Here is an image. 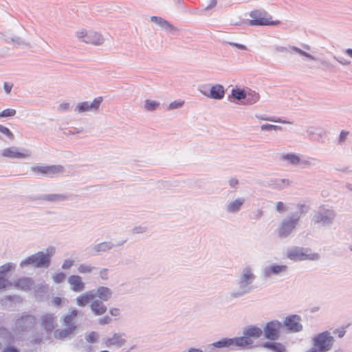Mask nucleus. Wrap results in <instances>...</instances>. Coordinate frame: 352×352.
Segmentation results:
<instances>
[{
  "label": "nucleus",
  "mask_w": 352,
  "mask_h": 352,
  "mask_svg": "<svg viewBox=\"0 0 352 352\" xmlns=\"http://www.w3.org/2000/svg\"><path fill=\"white\" fill-rule=\"evenodd\" d=\"M210 98L214 99H221L224 96V89L223 86L220 85H215L212 86L208 95Z\"/></svg>",
  "instance_id": "obj_16"
},
{
  "label": "nucleus",
  "mask_w": 352,
  "mask_h": 352,
  "mask_svg": "<svg viewBox=\"0 0 352 352\" xmlns=\"http://www.w3.org/2000/svg\"><path fill=\"white\" fill-rule=\"evenodd\" d=\"M254 278L253 274L251 272L250 269L245 270L242 275V280L245 283H248L250 280Z\"/></svg>",
  "instance_id": "obj_29"
},
{
  "label": "nucleus",
  "mask_w": 352,
  "mask_h": 352,
  "mask_svg": "<svg viewBox=\"0 0 352 352\" xmlns=\"http://www.w3.org/2000/svg\"><path fill=\"white\" fill-rule=\"evenodd\" d=\"M78 311L77 309H72L70 313L63 318V324L67 327L65 329L56 330L54 337L58 339H63L70 336L76 330L74 319L77 316Z\"/></svg>",
  "instance_id": "obj_2"
},
{
  "label": "nucleus",
  "mask_w": 352,
  "mask_h": 352,
  "mask_svg": "<svg viewBox=\"0 0 352 352\" xmlns=\"http://www.w3.org/2000/svg\"><path fill=\"white\" fill-rule=\"evenodd\" d=\"M47 254L43 252H38L35 254L28 256L21 262V267L27 265H32L35 267H48L50 263V257L54 253V249L50 248L47 250Z\"/></svg>",
  "instance_id": "obj_1"
},
{
  "label": "nucleus",
  "mask_w": 352,
  "mask_h": 352,
  "mask_svg": "<svg viewBox=\"0 0 352 352\" xmlns=\"http://www.w3.org/2000/svg\"><path fill=\"white\" fill-rule=\"evenodd\" d=\"M188 352H203V351L199 349L191 348L188 350Z\"/></svg>",
  "instance_id": "obj_54"
},
{
  "label": "nucleus",
  "mask_w": 352,
  "mask_h": 352,
  "mask_svg": "<svg viewBox=\"0 0 352 352\" xmlns=\"http://www.w3.org/2000/svg\"><path fill=\"white\" fill-rule=\"evenodd\" d=\"M282 324L278 320H273L267 322L264 328L265 337L271 340L278 339Z\"/></svg>",
  "instance_id": "obj_5"
},
{
  "label": "nucleus",
  "mask_w": 352,
  "mask_h": 352,
  "mask_svg": "<svg viewBox=\"0 0 352 352\" xmlns=\"http://www.w3.org/2000/svg\"><path fill=\"white\" fill-rule=\"evenodd\" d=\"M261 329L256 327H248L244 331V335L247 336L250 338H258L262 335Z\"/></svg>",
  "instance_id": "obj_19"
},
{
  "label": "nucleus",
  "mask_w": 352,
  "mask_h": 352,
  "mask_svg": "<svg viewBox=\"0 0 352 352\" xmlns=\"http://www.w3.org/2000/svg\"><path fill=\"white\" fill-rule=\"evenodd\" d=\"M152 20H155V21L159 23L163 27L170 26L167 21L163 20L161 18L153 17Z\"/></svg>",
  "instance_id": "obj_41"
},
{
  "label": "nucleus",
  "mask_w": 352,
  "mask_h": 352,
  "mask_svg": "<svg viewBox=\"0 0 352 352\" xmlns=\"http://www.w3.org/2000/svg\"><path fill=\"white\" fill-rule=\"evenodd\" d=\"M63 169V166L59 165L37 166L32 168L35 173L47 177H53L62 172Z\"/></svg>",
  "instance_id": "obj_7"
},
{
  "label": "nucleus",
  "mask_w": 352,
  "mask_h": 352,
  "mask_svg": "<svg viewBox=\"0 0 352 352\" xmlns=\"http://www.w3.org/2000/svg\"><path fill=\"white\" fill-rule=\"evenodd\" d=\"M107 272L106 270H103L102 271H101V273H105Z\"/></svg>",
  "instance_id": "obj_60"
},
{
  "label": "nucleus",
  "mask_w": 352,
  "mask_h": 352,
  "mask_svg": "<svg viewBox=\"0 0 352 352\" xmlns=\"http://www.w3.org/2000/svg\"><path fill=\"white\" fill-rule=\"evenodd\" d=\"M232 96L237 100H242L245 98L246 94L243 90L236 89L232 91Z\"/></svg>",
  "instance_id": "obj_27"
},
{
  "label": "nucleus",
  "mask_w": 352,
  "mask_h": 352,
  "mask_svg": "<svg viewBox=\"0 0 352 352\" xmlns=\"http://www.w3.org/2000/svg\"><path fill=\"white\" fill-rule=\"evenodd\" d=\"M73 265V261L72 260H65L63 264L62 267L63 269H69Z\"/></svg>",
  "instance_id": "obj_43"
},
{
  "label": "nucleus",
  "mask_w": 352,
  "mask_h": 352,
  "mask_svg": "<svg viewBox=\"0 0 352 352\" xmlns=\"http://www.w3.org/2000/svg\"><path fill=\"white\" fill-rule=\"evenodd\" d=\"M1 155L5 157L22 159L28 157V151L21 152L15 147H9L3 150Z\"/></svg>",
  "instance_id": "obj_12"
},
{
  "label": "nucleus",
  "mask_w": 352,
  "mask_h": 352,
  "mask_svg": "<svg viewBox=\"0 0 352 352\" xmlns=\"http://www.w3.org/2000/svg\"><path fill=\"white\" fill-rule=\"evenodd\" d=\"M234 342L233 339H223L214 342L213 345L218 348L228 347L234 345Z\"/></svg>",
  "instance_id": "obj_26"
},
{
  "label": "nucleus",
  "mask_w": 352,
  "mask_h": 352,
  "mask_svg": "<svg viewBox=\"0 0 352 352\" xmlns=\"http://www.w3.org/2000/svg\"><path fill=\"white\" fill-rule=\"evenodd\" d=\"M287 257L293 261L316 260L319 258L317 253H309L307 250L294 248L287 252Z\"/></svg>",
  "instance_id": "obj_3"
},
{
  "label": "nucleus",
  "mask_w": 352,
  "mask_h": 352,
  "mask_svg": "<svg viewBox=\"0 0 352 352\" xmlns=\"http://www.w3.org/2000/svg\"><path fill=\"white\" fill-rule=\"evenodd\" d=\"M9 285H12V283L8 282L3 277L0 276V289H5Z\"/></svg>",
  "instance_id": "obj_39"
},
{
  "label": "nucleus",
  "mask_w": 352,
  "mask_h": 352,
  "mask_svg": "<svg viewBox=\"0 0 352 352\" xmlns=\"http://www.w3.org/2000/svg\"><path fill=\"white\" fill-rule=\"evenodd\" d=\"M160 104L153 100H146L145 101V108L148 111H153L159 107Z\"/></svg>",
  "instance_id": "obj_31"
},
{
  "label": "nucleus",
  "mask_w": 352,
  "mask_h": 352,
  "mask_svg": "<svg viewBox=\"0 0 352 352\" xmlns=\"http://www.w3.org/2000/svg\"><path fill=\"white\" fill-rule=\"evenodd\" d=\"M298 221V219L293 218L283 221L278 231L279 236H287L295 229Z\"/></svg>",
  "instance_id": "obj_8"
},
{
  "label": "nucleus",
  "mask_w": 352,
  "mask_h": 352,
  "mask_svg": "<svg viewBox=\"0 0 352 352\" xmlns=\"http://www.w3.org/2000/svg\"><path fill=\"white\" fill-rule=\"evenodd\" d=\"M52 303L55 306H60L62 303V299L60 297H54L52 299Z\"/></svg>",
  "instance_id": "obj_46"
},
{
  "label": "nucleus",
  "mask_w": 352,
  "mask_h": 352,
  "mask_svg": "<svg viewBox=\"0 0 352 352\" xmlns=\"http://www.w3.org/2000/svg\"><path fill=\"white\" fill-rule=\"evenodd\" d=\"M14 266L11 263H6L0 267V274H5L6 272L13 269Z\"/></svg>",
  "instance_id": "obj_36"
},
{
  "label": "nucleus",
  "mask_w": 352,
  "mask_h": 352,
  "mask_svg": "<svg viewBox=\"0 0 352 352\" xmlns=\"http://www.w3.org/2000/svg\"><path fill=\"white\" fill-rule=\"evenodd\" d=\"M19 320L20 321V324H24V322L26 321H29L32 325L35 323V318L32 315L22 316Z\"/></svg>",
  "instance_id": "obj_30"
},
{
  "label": "nucleus",
  "mask_w": 352,
  "mask_h": 352,
  "mask_svg": "<svg viewBox=\"0 0 352 352\" xmlns=\"http://www.w3.org/2000/svg\"><path fill=\"white\" fill-rule=\"evenodd\" d=\"M52 278L56 283H60L65 280V274L63 272H58L53 275Z\"/></svg>",
  "instance_id": "obj_32"
},
{
  "label": "nucleus",
  "mask_w": 352,
  "mask_h": 352,
  "mask_svg": "<svg viewBox=\"0 0 352 352\" xmlns=\"http://www.w3.org/2000/svg\"><path fill=\"white\" fill-rule=\"evenodd\" d=\"M12 88V85H10L8 82L4 83V89L7 94H9L11 91Z\"/></svg>",
  "instance_id": "obj_50"
},
{
  "label": "nucleus",
  "mask_w": 352,
  "mask_h": 352,
  "mask_svg": "<svg viewBox=\"0 0 352 352\" xmlns=\"http://www.w3.org/2000/svg\"><path fill=\"white\" fill-rule=\"evenodd\" d=\"M69 108V103H67V102H65V103H63L61 104L59 107H58V110L60 111H67L68 110Z\"/></svg>",
  "instance_id": "obj_45"
},
{
  "label": "nucleus",
  "mask_w": 352,
  "mask_h": 352,
  "mask_svg": "<svg viewBox=\"0 0 352 352\" xmlns=\"http://www.w3.org/2000/svg\"><path fill=\"white\" fill-rule=\"evenodd\" d=\"M216 3H217L216 1H212V6H215V5H216Z\"/></svg>",
  "instance_id": "obj_58"
},
{
  "label": "nucleus",
  "mask_w": 352,
  "mask_h": 352,
  "mask_svg": "<svg viewBox=\"0 0 352 352\" xmlns=\"http://www.w3.org/2000/svg\"><path fill=\"white\" fill-rule=\"evenodd\" d=\"M243 204V199H236L228 205V209L230 212H236L240 209Z\"/></svg>",
  "instance_id": "obj_25"
},
{
  "label": "nucleus",
  "mask_w": 352,
  "mask_h": 352,
  "mask_svg": "<svg viewBox=\"0 0 352 352\" xmlns=\"http://www.w3.org/2000/svg\"><path fill=\"white\" fill-rule=\"evenodd\" d=\"M287 267L286 265H274L270 267L265 271V274L270 276L272 274H278L287 270Z\"/></svg>",
  "instance_id": "obj_22"
},
{
  "label": "nucleus",
  "mask_w": 352,
  "mask_h": 352,
  "mask_svg": "<svg viewBox=\"0 0 352 352\" xmlns=\"http://www.w3.org/2000/svg\"><path fill=\"white\" fill-rule=\"evenodd\" d=\"M93 268L87 265L81 264L79 265L78 270L81 274H87L91 272Z\"/></svg>",
  "instance_id": "obj_33"
},
{
  "label": "nucleus",
  "mask_w": 352,
  "mask_h": 352,
  "mask_svg": "<svg viewBox=\"0 0 352 352\" xmlns=\"http://www.w3.org/2000/svg\"><path fill=\"white\" fill-rule=\"evenodd\" d=\"M284 325L292 332H298L302 330V326L300 324V317L298 315H291L284 320Z\"/></svg>",
  "instance_id": "obj_9"
},
{
  "label": "nucleus",
  "mask_w": 352,
  "mask_h": 352,
  "mask_svg": "<svg viewBox=\"0 0 352 352\" xmlns=\"http://www.w3.org/2000/svg\"><path fill=\"white\" fill-rule=\"evenodd\" d=\"M77 36L80 38H85V39L87 38V36H88V34H87V32L85 30H81V31H79L77 32Z\"/></svg>",
  "instance_id": "obj_48"
},
{
  "label": "nucleus",
  "mask_w": 352,
  "mask_h": 352,
  "mask_svg": "<svg viewBox=\"0 0 352 352\" xmlns=\"http://www.w3.org/2000/svg\"><path fill=\"white\" fill-rule=\"evenodd\" d=\"M32 280L29 278H22L16 280L12 285L19 289L28 291L32 286Z\"/></svg>",
  "instance_id": "obj_14"
},
{
  "label": "nucleus",
  "mask_w": 352,
  "mask_h": 352,
  "mask_svg": "<svg viewBox=\"0 0 352 352\" xmlns=\"http://www.w3.org/2000/svg\"><path fill=\"white\" fill-rule=\"evenodd\" d=\"M346 53L347 55L352 58V49H347L346 50Z\"/></svg>",
  "instance_id": "obj_56"
},
{
  "label": "nucleus",
  "mask_w": 352,
  "mask_h": 352,
  "mask_svg": "<svg viewBox=\"0 0 352 352\" xmlns=\"http://www.w3.org/2000/svg\"><path fill=\"white\" fill-rule=\"evenodd\" d=\"M238 184V180L236 179H232L230 180V185L234 187Z\"/></svg>",
  "instance_id": "obj_53"
},
{
  "label": "nucleus",
  "mask_w": 352,
  "mask_h": 352,
  "mask_svg": "<svg viewBox=\"0 0 352 352\" xmlns=\"http://www.w3.org/2000/svg\"><path fill=\"white\" fill-rule=\"evenodd\" d=\"M84 41L87 43L100 45L102 42V38L96 32H90Z\"/></svg>",
  "instance_id": "obj_18"
},
{
  "label": "nucleus",
  "mask_w": 352,
  "mask_h": 352,
  "mask_svg": "<svg viewBox=\"0 0 352 352\" xmlns=\"http://www.w3.org/2000/svg\"><path fill=\"white\" fill-rule=\"evenodd\" d=\"M102 101V98L98 97V98H95L92 101L91 103H89L88 102H81L78 106V112H84L86 111L92 110V109L96 110V109H98Z\"/></svg>",
  "instance_id": "obj_13"
},
{
  "label": "nucleus",
  "mask_w": 352,
  "mask_h": 352,
  "mask_svg": "<svg viewBox=\"0 0 352 352\" xmlns=\"http://www.w3.org/2000/svg\"><path fill=\"white\" fill-rule=\"evenodd\" d=\"M97 338H98V335L96 332H90L85 337L86 340L90 343H93V342H96L97 340Z\"/></svg>",
  "instance_id": "obj_37"
},
{
  "label": "nucleus",
  "mask_w": 352,
  "mask_h": 352,
  "mask_svg": "<svg viewBox=\"0 0 352 352\" xmlns=\"http://www.w3.org/2000/svg\"><path fill=\"white\" fill-rule=\"evenodd\" d=\"M111 295L110 289L105 287H100L96 291V296L102 300H107Z\"/></svg>",
  "instance_id": "obj_21"
},
{
  "label": "nucleus",
  "mask_w": 352,
  "mask_h": 352,
  "mask_svg": "<svg viewBox=\"0 0 352 352\" xmlns=\"http://www.w3.org/2000/svg\"><path fill=\"white\" fill-rule=\"evenodd\" d=\"M184 103V101H179V102L175 101V102H171L169 104L168 109H177L178 107H181L182 106H183Z\"/></svg>",
  "instance_id": "obj_40"
},
{
  "label": "nucleus",
  "mask_w": 352,
  "mask_h": 352,
  "mask_svg": "<svg viewBox=\"0 0 352 352\" xmlns=\"http://www.w3.org/2000/svg\"><path fill=\"white\" fill-rule=\"evenodd\" d=\"M250 16L252 19L250 24L252 25H274L280 23L278 21H272L271 16L266 17L258 11L252 12Z\"/></svg>",
  "instance_id": "obj_6"
},
{
  "label": "nucleus",
  "mask_w": 352,
  "mask_h": 352,
  "mask_svg": "<svg viewBox=\"0 0 352 352\" xmlns=\"http://www.w3.org/2000/svg\"><path fill=\"white\" fill-rule=\"evenodd\" d=\"M109 312L113 316H118L120 314V310L117 308L111 309Z\"/></svg>",
  "instance_id": "obj_51"
},
{
  "label": "nucleus",
  "mask_w": 352,
  "mask_h": 352,
  "mask_svg": "<svg viewBox=\"0 0 352 352\" xmlns=\"http://www.w3.org/2000/svg\"><path fill=\"white\" fill-rule=\"evenodd\" d=\"M0 132L4 135H6L8 138L12 140L14 138L13 133L10 131V129L3 125H0Z\"/></svg>",
  "instance_id": "obj_35"
},
{
  "label": "nucleus",
  "mask_w": 352,
  "mask_h": 352,
  "mask_svg": "<svg viewBox=\"0 0 352 352\" xmlns=\"http://www.w3.org/2000/svg\"><path fill=\"white\" fill-rule=\"evenodd\" d=\"M70 289L74 292H81L85 289V284L78 275H71L67 279Z\"/></svg>",
  "instance_id": "obj_11"
},
{
  "label": "nucleus",
  "mask_w": 352,
  "mask_h": 352,
  "mask_svg": "<svg viewBox=\"0 0 352 352\" xmlns=\"http://www.w3.org/2000/svg\"><path fill=\"white\" fill-rule=\"evenodd\" d=\"M345 332V329L344 327L340 329H336V331H333V333L335 334H338V337L340 338H342L344 336Z\"/></svg>",
  "instance_id": "obj_44"
},
{
  "label": "nucleus",
  "mask_w": 352,
  "mask_h": 352,
  "mask_svg": "<svg viewBox=\"0 0 352 352\" xmlns=\"http://www.w3.org/2000/svg\"><path fill=\"white\" fill-rule=\"evenodd\" d=\"M125 342V340L124 338H122L121 336L115 334L111 338L108 340L107 346H111L114 345L116 346H121L123 345Z\"/></svg>",
  "instance_id": "obj_23"
},
{
  "label": "nucleus",
  "mask_w": 352,
  "mask_h": 352,
  "mask_svg": "<svg viewBox=\"0 0 352 352\" xmlns=\"http://www.w3.org/2000/svg\"><path fill=\"white\" fill-rule=\"evenodd\" d=\"M282 157L284 160H289L293 164H296L300 162L299 157L293 153L284 155Z\"/></svg>",
  "instance_id": "obj_28"
},
{
  "label": "nucleus",
  "mask_w": 352,
  "mask_h": 352,
  "mask_svg": "<svg viewBox=\"0 0 352 352\" xmlns=\"http://www.w3.org/2000/svg\"><path fill=\"white\" fill-rule=\"evenodd\" d=\"M348 134H349V133L346 131H342L340 134V141L341 142H344L345 140V139L346 138Z\"/></svg>",
  "instance_id": "obj_49"
},
{
  "label": "nucleus",
  "mask_w": 352,
  "mask_h": 352,
  "mask_svg": "<svg viewBox=\"0 0 352 352\" xmlns=\"http://www.w3.org/2000/svg\"><path fill=\"white\" fill-rule=\"evenodd\" d=\"M236 46L238 48H239V49H242V50L245 49V47L244 45H237V44H236Z\"/></svg>",
  "instance_id": "obj_57"
},
{
  "label": "nucleus",
  "mask_w": 352,
  "mask_h": 352,
  "mask_svg": "<svg viewBox=\"0 0 352 352\" xmlns=\"http://www.w3.org/2000/svg\"><path fill=\"white\" fill-rule=\"evenodd\" d=\"M333 342V338L329 335L328 331L322 332L316 336L314 339V346L320 351H327L331 349Z\"/></svg>",
  "instance_id": "obj_4"
},
{
  "label": "nucleus",
  "mask_w": 352,
  "mask_h": 352,
  "mask_svg": "<svg viewBox=\"0 0 352 352\" xmlns=\"http://www.w3.org/2000/svg\"><path fill=\"white\" fill-rule=\"evenodd\" d=\"M234 340V345L239 346H248L252 344L253 341L251 338L248 337L247 336L236 338Z\"/></svg>",
  "instance_id": "obj_20"
},
{
  "label": "nucleus",
  "mask_w": 352,
  "mask_h": 352,
  "mask_svg": "<svg viewBox=\"0 0 352 352\" xmlns=\"http://www.w3.org/2000/svg\"><path fill=\"white\" fill-rule=\"evenodd\" d=\"M296 51L303 56H308V54L306 52H303L302 50H301L300 49L296 48Z\"/></svg>",
  "instance_id": "obj_55"
},
{
  "label": "nucleus",
  "mask_w": 352,
  "mask_h": 352,
  "mask_svg": "<svg viewBox=\"0 0 352 352\" xmlns=\"http://www.w3.org/2000/svg\"><path fill=\"white\" fill-rule=\"evenodd\" d=\"M91 309L96 316L103 315L107 311L106 306L98 300L93 301L90 305Z\"/></svg>",
  "instance_id": "obj_15"
},
{
  "label": "nucleus",
  "mask_w": 352,
  "mask_h": 352,
  "mask_svg": "<svg viewBox=\"0 0 352 352\" xmlns=\"http://www.w3.org/2000/svg\"><path fill=\"white\" fill-rule=\"evenodd\" d=\"M263 346L265 348L272 350L274 352H284L285 351V346L282 344L278 342H265Z\"/></svg>",
  "instance_id": "obj_24"
},
{
  "label": "nucleus",
  "mask_w": 352,
  "mask_h": 352,
  "mask_svg": "<svg viewBox=\"0 0 352 352\" xmlns=\"http://www.w3.org/2000/svg\"><path fill=\"white\" fill-rule=\"evenodd\" d=\"M56 318L52 314H45L41 317V327L47 332L52 331L56 327Z\"/></svg>",
  "instance_id": "obj_10"
},
{
  "label": "nucleus",
  "mask_w": 352,
  "mask_h": 352,
  "mask_svg": "<svg viewBox=\"0 0 352 352\" xmlns=\"http://www.w3.org/2000/svg\"><path fill=\"white\" fill-rule=\"evenodd\" d=\"M16 114V111L13 109H4L1 113H0V118L1 117H12L14 116Z\"/></svg>",
  "instance_id": "obj_34"
},
{
  "label": "nucleus",
  "mask_w": 352,
  "mask_h": 352,
  "mask_svg": "<svg viewBox=\"0 0 352 352\" xmlns=\"http://www.w3.org/2000/svg\"><path fill=\"white\" fill-rule=\"evenodd\" d=\"M263 131H270V130H278L280 129V127L276 125L272 124H263L261 127Z\"/></svg>",
  "instance_id": "obj_38"
},
{
  "label": "nucleus",
  "mask_w": 352,
  "mask_h": 352,
  "mask_svg": "<svg viewBox=\"0 0 352 352\" xmlns=\"http://www.w3.org/2000/svg\"><path fill=\"white\" fill-rule=\"evenodd\" d=\"M276 208L277 211L278 212H282L285 209L284 204L281 201H279L276 204Z\"/></svg>",
  "instance_id": "obj_47"
},
{
  "label": "nucleus",
  "mask_w": 352,
  "mask_h": 352,
  "mask_svg": "<svg viewBox=\"0 0 352 352\" xmlns=\"http://www.w3.org/2000/svg\"><path fill=\"white\" fill-rule=\"evenodd\" d=\"M94 298V295L91 292L85 293L76 298V304L79 307H85Z\"/></svg>",
  "instance_id": "obj_17"
},
{
  "label": "nucleus",
  "mask_w": 352,
  "mask_h": 352,
  "mask_svg": "<svg viewBox=\"0 0 352 352\" xmlns=\"http://www.w3.org/2000/svg\"><path fill=\"white\" fill-rule=\"evenodd\" d=\"M316 221H317V222H319V221H320V218H319V217H316Z\"/></svg>",
  "instance_id": "obj_59"
},
{
  "label": "nucleus",
  "mask_w": 352,
  "mask_h": 352,
  "mask_svg": "<svg viewBox=\"0 0 352 352\" xmlns=\"http://www.w3.org/2000/svg\"><path fill=\"white\" fill-rule=\"evenodd\" d=\"M111 321V319L109 316H104L99 320V323L100 324H108Z\"/></svg>",
  "instance_id": "obj_42"
},
{
  "label": "nucleus",
  "mask_w": 352,
  "mask_h": 352,
  "mask_svg": "<svg viewBox=\"0 0 352 352\" xmlns=\"http://www.w3.org/2000/svg\"><path fill=\"white\" fill-rule=\"evenodd\" d=\"M2 352H19V351L13 346H8L4 349Z\"/></svg>",
  "instance_id": "obj_52"
}]
</instances>
